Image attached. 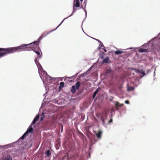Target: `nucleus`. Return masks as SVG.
Segmentation results:
<instances>
[{
  "mask_svg": "<svg viewBox=\"0 0 160 160\" xmlns=\"http://www.w3.org/2000/svg\"><path fill=\"white\" fill-rule=\"evenodd\" d=\"M93 39L95 40H96L98 42H99V43H100L101 42L100 40H99V39H96V38H92Z\"/></svg>",
  "mask_w": 160,
  "mask_h": 160,
  "instance_id": "3c124183",
  "label": "nucleus"
},
{
  "mask_svg": "<svg viewBox=\"0 0 160 160\" xmlns=\"http://www.w3.org/2000/svg\"><path fill=\"white\" fill-rule=\"evenodd\" d=\"M98 141V140L96 139H93L91 140V143L92 145H93L96 143Z\"/></svg>",
  "mask_w": 160,
  "mask_h": 160,
  "instance_id": "7c9ffc66",
  "label": "nucleus"
},
{
  "mask_svg": "<svg viewBox=\"0 0 160 160\" xmlns=\"http://www.w3.org/2000/svg\"><path fill=\"white\" fill-rule=\"evenodd\" d=\"M40 115L39 114H38L35 117L26 131L22 135V138H25L30 133H33L34 129L32 127V126L34 125L36 123V122L39 120Z\"/></svg>",
  "mask_w": 160,
  "mask_h": 160,
  "instance_id": "20e7f679",
  "label": "nucleus"
},
{
  "mask_svg": "<svg viewBox=\"0 0 160 160\" xmlns=\"http://www.w3.org/2000/svg\"><path fill=\"white\" fill-rule=\"evenodd\" d=\"M101 47H100V45H99V47H98V49H100L101 48Z\"/></svg>",
  "mask_w": 160,
  "mask_h": 160,
  "instance_id": "69168bd1",
  "label": "nucleus"
},
{
  "mask_svg": "<svg viewBox=\"0 0 160 160\" xmlns=\"http://www.w3.org/2000/svg\"><path fill=\"white\" fill-rule=\"evenodd\" d=\"M105 54L104 52H102L101 53H99V57H100L101 59L102 60L104 58V56Z\"/></svg>",
  "mask_w": 160,
  "mask_h": 160,
  "instance_id": "bb28decb",
  "label": "nucleus"
},
{
  "mask_svg": "<svg viewBox=\"0 0 160 160\" xmlns=\"http://www.w3.org/2000/svg\"><path fill=\"white\" fill-rule=\"evenodd\" d=\"M38 72L39 74L40 72L41 71V72H42L43 74L45 75H47V73L43 70L42 66H41V67H38Z\"/></svg>",
  "mask_w": 160,
  "mask_h": 160,
  "instance_id": "4468645a",
  "label": "nucleus"
},
{
  "mask_svg": "<svg viewBox=\"0 0 160 160\" xmlns=\"http://www.w3.org/2000/svg\"><path fill=\"white\" fill-rule=\"evenodd\" d=\"M64 85H65L64 82H61L60 83L59 86L58 87L59 91H60L61 90V89L64 86Z\"/></svg>",
  "mask_w": 160,
  "mask_h": 160,
  "instance_id": "aec40b11",
  "label": "nucleus"
},
{
  "mask_svg": "<svg viewBox=\"0 0 160 160\" xmlns=\"http://www.w3.org/2000/svg\"><path fill=\"white\" fill-rule=\"evenodd\" d=\"M44 154L46 155V156H45V158L49 157L51 155V151L50 150L48 149L45 152Z\"/></svg>",
  "mask_w": 160,
  "mask_h": 160,
  "instance_id": "dca6fc26",
  "label": "nucleus"
},
{
  "mask_svg": "<svg viewBox=\"0 0 160 160\" xmlns=\"http://www.w3.org/2000/svg\"><path fill=\"white\" fill-rule=\"evenodd\" d=\"M0 48V53L4 52V51L2 50V48Z\"/></svg>",
  "mask_w": 160,
  "mask_h": 160,
  "instance_id": "a18cd8bd",
  "label": "nucleus"
},
{
  "mask_svg": "<svg viewBox=\"0 0 160 160\" xmlns=\"http://www.w3.org/2000/svg\"><path fill=\"white\" fill-rule=\"evenodd\" d=\"M47 76V78H46V81L48 83H50L52 81H55L58 78H53L50 76L48 74L46 75Z\"/></svg>",
  "mask_w": 160,
  "mask_h": 160,
  "instance_id": "0eeeda50",
  "label": "nucleus"
},
{
  "mask_svg": "<svg viewBox=\"0 0 160 160\" xmlns=\"http://www.w3.org/2000/svg\"><path fill=\"white\" fill-rule=\"evenodd\" d=\"M40 41H41V40H40V39L38 38L37 41H36V42L37 43V44H39V43L40 42Z\"/></svg>",
  "mask_w": 160,
  "mask_h": 160,
  "instance_id": "a19ab883",
  "label": "nucleus"
},
{
  "mask_svg": "<svg viewBox=\"0 0 160 160\" xmlns=\"http://www.w3.org/2000/svg\"><path fill=\"white\" fill-rule=\"evenodd\" d=\"M99 45L100 46V47H103L104 48V47L103 43H102V42H101L100 43V44H99Z\"/></svg>",
  "mask_w": 160,
  "mask_h": 160,
  "instance_id": "37998d69",
  "label": "nucleus"
},
{
  "mask_svg": "<svg viewBox=\"0 0 160 160\" xmlns=\"http://www.w3.org/2000/svg\"><path fill=\"white\" fill-rule=\"evenodd\" d=\"M0 147L5 149H7L9 148V144L4 145L2 146H0Z\"/></svg>",
  "mask_w": 160,
  "mask_h": 160,
  "instance_id": "72a5a7b5",
  "label": "nucleus"
},
{
  "mask_svg": "<svg viewBox=\"0 0 160 160\" xmlns=\"http://www.w3.org/2000/svg\"><path fill=\"white\" fill-rule=\"evenodd\" d=\"M142 78V77H137V78H136V80L138 81V82H139V81L140 80V79H141ZM141 83L139 82V84H140Z\"/></svg>",
  "mask_w": 160,
  "mask_h": 160,
  "instance_id": "ea45409f",
  "label": "nucleus"
},
{
  "mask_svg": "<svg viewBox=\"0 0 160 160\" xmlns=\"http://www.w3.org/2000/svg\"><path fill=\"white\" fill-rule=\"evenodd\" d=\"M32 143H31L29 146L28 147V148H31L32 147Z\"/></svg>",
  "mask_w": 160,
  "mask_h": 160,
  "instance_id": "864d4df0",
  "label": "nucleus"
},
{
  "mask_svg": "<svg viewBox=\"0 0 160 160\" xmlns=\"http://www.w3.org/2000/svg\"><path fill=\"white\" fill-rule=\"evenodd\" d=\"M84 12H85V16H86V17H85V18H86V17H87V12L86 10L85 9H85H84Z\"/></svg>",
  "mask_w": 160,
  "mask_h": 160,
  "instance_id": "49530a36",
  "label": "nucleus"
},
{
  "mask_svg": "<svg viewBox=\"0 0 160 160\" xmlns=\"http://www.w3.org/2000/svg\"><path fill=\"white\" fill-rule=\"evenodd\" d=\"M156 70V68H155L154 69V73H153V77H154L155 76V72Z\"/></svg>",
  "mask_w": 160,
  "mask_h": 160,
  "instance_id": "680f3d73",
  "label": "nucleus"
},
{
  "mask_svg": "<svg viewBox=\"0 0 160 160\" xmlns=\"http://www.w3.org/2000/svg\"><path fill=\"white\" fill-rule=\"evenodd\" d=\"M60 128H61V132H62L63 131V125H61V126H60Z\"/></svg>",
  "mask_w": 160,
  "mask_h": 160,
  "instance_id": "c03bdc74",
  "label": "nucleus"
},
{
  "mask_svg": "<svg viewBox=\"0 0 160 160\" xmlns=\"http://www.w3.org/2000/svg\"><path fill=\"white\" fill-rule=\"evenodd\" d=\"M62 23H61L60 22V23L59 24L57 27L55 29H54L53 30H55V31L62 24Z\"/></svg>",
  "mask_w": 160,
  "mask_h": 160,
  "instance_id": "603ef678",
  "label": "nucleus"
},
{
  "mask_svg": "<svg viewBox=\"0 0 160 160\" xmlns=\"http://www.w3.org/2000/svg\"><path fill=\"white\" fill-rule=\"evenodd\" d=\"M87 74H88V71H86L85 72L80 75L78 77L79 78H80V77H83L84 76H86V75H87Z\"/></svg>",
  "mask_w": 160,
  "mask_h": 160,
  "instance_id": "c85d7f7f",
  "label": "nucleus"
},
{
  "mask_svg": "<svg viewBox=\"0 0 160 160\" xmlns=\"http://www.w3.org/2000/svg\"><path fill=\"white\" fill-rule=\"evenodd\" d=\"M103 50L104 51V52H107V50H106V49L105 48V47L103 48Z\"/></svg>",
  "mask_w": 160,
  "mask_h": 160,
  "instance_id": "5fc2aeb1",
  "label": "nucleus"
},
{
  "mask_svg": "<svg viewBox=\"0 0 160 160\" xmlns=\"http://www.w3.org/2000/svg\"><path fill=\"white\" fill-rule=\"evenodd\" d=\"M85 7H84V8L83 7V6H82V5L80 7V8H79L80 9L82 8V9H83V10H84V9H85Z\"/></svg>",
  "mask_w": 160,
  "mask_h": 160,
  "instance_id": "6e6d98bb",
  "label": "nucleus"
},
{
  "mask_svg": "<svg viewBox=\"0 0 160 160\" xmlns=\"http://www.w3.org/2000/svg\"><path fill=\"white\" fill-rule=\"evenodd\" d=\"M100 118V120L102 121V124L104 127L106 128H107V123L106 122V120L107 119V115L105 114H102L99 117V118Z\"/></svg>",
  "mask_w": 160,
  "mask_h": 160,
  "instance_id": "39448f33",
  "label": "nucleus"
},
{
  "mask_svg": "<svg viewBox=\"0 0 160 160\" xmlns=\"http://www.w3.org/2000/svg\"><path fill=\"white\" fill-rule=\"evenodd\" d=\"M64 157L65 158L66 157L67 158V159H68V156H67V155L65 156Z\"/></svg>",
  "mask_w": 160,
  "mask_h": 160,
  "instance_id": "e2e57ef3",
  "label": "nucleus"
},
{
  "mask_svg": "<svg viewBox=\"0 0 160 160\" xmlns=\"http://www.w3.org/2000/svg\"><path fill=\"white\" fill-rule=\"evenodd\" d=\"M133 48L132 47H130V48H128L127 49H131L132 48Z\"/></svg>",
  "mask_w": 160,
  "mask_h": 160,
  "instance_id": "774afa93",
  "label": "nucleus"
},
{
  "mask_svg": "<svg viewBox=\"0 0 160 160\" xmlns=\"http://www.w3.org/2000/svg\"><path fill=\"white\" fill-rule=\"evenodd\" d=\"M112 62L111 60L110 59L109 57H107L102 60V63L109 64Z\"/></svg>",
  "mask_w": 160,
  "mask_h": 160,
  "instance_id": "9b49d317",
  "label": "nucleus"
},
{
  "mask_svg": "<svg viewBox=\"0 0 160 160\" xmlns=\"http://www.w3.org/2000/svg\"><path fill=\"white\" fill-rule=\"evenodd\" d=\"M102 131L101 130H99L98 132H97L96 131H94V134H95L97 137L98 139H100L102 137Z\"/></svg>",
  "mask_w": 160,
  "mask_h": 160,
  "instance_id": "9d476101",
  "label": "nucleus"
},
{
  "mask_svg": "<svg viewBox=\"0 0 160 160\" xmlns=\"http://www.w3.org/2000/svg\"><path fill=\"white\" fill-rule=\"evenodd\" d=\"M125 103L126 104H129V102L128 100H126L125 101Z\"/></svg>",
  "mask_w": 160,
  "mask_h": 160,
  "instance_id": "de8ad7c7",
  "label": "nucleus"
},
{
  "mask_svg": "<svg viewBox=\"0 0 160 160\" xmlns=\"http://www.w3.org/2000/svg\"><path fill=\"white\" fill-rule=\"evenodd\" d=\"M45 118L44 113L43 112H42V116L40 118V120L41 121H42L44 118Z\"/></svg>",
  "mask_w": 160,
  "mask_h": 160,
  "instance_id": "2f4dec72",
  "label": "nucleus"
},
{
  "mask_svg": "<svg viewBox=\"0 0 160 160\" xmlns=\"http://www.w3.org/2000/svg\"><path fill=\"white\" fill-rule=\"evenodd\" d=\"M92 68L90 67L88 69L87 71H88V72L92 70Z\"/></svg>",
  "mask_w": 160,
  "mask_h": 160,
  "instance_id": "052dcab7",
  "label": "nucleus"
},
{
  "mask_svg": "<svg viewBox=\"0 0 160 160\" xmlns=\"http://www.w3.org/2000/svg\"><path fill=\"white\" fill-rule=\"evenodd\" d=\"M113 120L112 118H111L108 121V125L110 124L112 122Z\"/></svg>",
  "mask_w": 160,
  "mask_h": 160,
  "instance_id": "e433bc0d",
  "label": "nucleus"
},
{
  "mask_svg": "<svg viewBox=\"0 0 160 160\" xmlns=\"http://www.w3.org/2000/svg\"><path fill=\"white\" fill-rule=\"evenodd\" d=\"M113 98V97L112 96H111L109 99L110 101H112Z\"/></svg>",
  "mask_w": 160,
  "mask_h": 160,
  "instance_id": "8fccbe9b",
  "label": "nucleus"
},
{
  "mask_svg": "<svg viewBox=\"0 0 160 160\" xmlns=\"http://www.w3.org/2000/svg\"><path fill=\"white\" fill-rule=\"evenodd\" d=\"M43 38H44L43 36L41 35L40 36V37L39 38L40 39V40H41Z\"/></svg>",
  "mask_w": 160,
  "mask_h": 160,
  "instance_id": "13d9d810",
  "label": "nucleus"
},
{
  "mask_svg": "<svg viewBox=\"0 0 160 160\" xmlns=\"http://www.w3.org/2000/svg\"><path fill=\"white\" fill-rule=\"evenodd\" d=\"M123 105V104H120V105L119 106V107H122V106Z\"/></svg>",
  "mask_w": 160,
  "mask_h": 160,
  "instance_id": "0e129e2a",
  "label": "nucleus"
},
{
  "mask_svg": "<svg viewBox=\"0 0 160 160\" xmlns=\"http://www.w3.org/2000/svg\"><path fill=\"white\" fill-rule=\"evenodd\" d=\"M82 92H83V90H79V91H78V92H77V95H79L81 94L82 93Z\"/></svg>",
  "mask_w": 160,
  "mask_h": 160,
  "instance_id": "58836bf2",
  "label": "nucleus"
},
{
  "mask_svg": "<svg viewBox=\"0 0 160 160\" xmlns=\"http://www.w3.org/2000/svg\"><path fill=\"white\" fill-rule=\"evenodd\" d=\"M80 72V71L78 73H76L75 75H73V76H72V77H68V78L71 79L72 78H75L77 77L78 73H79Z\"/></svg>",
  "mask_w": 160,
  "mask_h": 160,
  "instance_id": "c756f323",
  "label": "nucleus"
},
{
  "mask_svg": "<svg viewBox=\"0 0 160 160\" xmlns=\"http://www.w3.org/2000/svg\"><path fill=\"white\" fill-rule=\"evenodd\" d=\"M134 88L132 86H129L128 84L127 85V90L128 92L133 91L134 90Z\"/></svg>",
  "mask_w": 160,
  "mask_h": 160,
  "instance_id": "412c9836",
  "label": "nucleus"
},
{
  "mask_svg": "<svg viewBox=\"0 0 160 160\" xmlns=\"http://www.w3.org/2000/svg\"><path fill=\"white\" fill-rule=\"evenodd\" d=\"M80 3L78 0H74L73 6L78 8L80 7Z\"/></svg>",
  "mask_w": 160,
  "mask_h": 160,
  "instance_id": "ddd939ff",
  "label": "nucleus"
},
{
  "mask_svg": "<svg viewBox=\"0 0 160 160\" xmlns=\"http://www.w3.org/2000/svg\"><path fill=\"white\" fill-rule=\"evenodd\" d=\"M131 69L132 71H134L136 73H140L142 74V77L146 75L144 71L142 70H139L136 68H132Z\"/></svg>",
  "mask_w": 160,
  "mask_h": 160,
  "instance_id": "6e6552de",
  "label": "nucleus"
},
{
  "mask_svg": "<svg viewBox=\"0 0 160 160\" xmlns=\"http://www.w3.org/2000/svg\"><path fill=\"white\" fill-rule=\"evenodd\" d=\"M87 3V2H86V1L85 2V1H84V2H83V4L84 5L85 8H86Z\"/></svg>",
  "mask_w": 160,
  "mask_h": 160,
  "instance_id": "09e8293b",
  "label": "nucleus"
},
{
  "mask_svg": "<svg viewBox=\"0 0 160 160\" xmlns=\"http://www.w3.org/2000/svg\"><path fill=\"white\" fill-rule=\"evenodd\" d=\"M2 160H12V157L9 155H7Z\"/></svg>",
  "mask_w": 160,
  "mask_h": 160,
  "instance_id": "b1692460",
  "label": "nucleus"
},
{
  "mask_svg": "<svg viewBox=\"0 0 160 160\" xmlns=\"http://www.w3.org/2000/svg\"><path fill=\"white\" fill-rule=\"evenodd\" d=\"M79 135L82 139V141H83V143H84L85 140L86 139L85 137V136L81 132H79Z\"/></svg>",
  "mask_w": 160,
  "mask_h": 160,
  "instance_id": "5701e85b",
  "label": "nucleus"
},
{
  "mask_svg": "<svg viewBox=\"0 0 160 160\" xmlns=\"http://www.w3.org/2000/svg\"><path fill=\"white\" fill-rule=\"evenodd\" d=\"M124 52L123 51H120L119 50H117L114 52V53L115 55H120Z\"/></svg>",
  "mask_w": 160,
  "mask_h": 160,
  "instance_id": "a878e982",
  "label": "nucleus"
},
{
  "mask_svg": "<svg viewBox=\"0 0 160 160\" xmlns=\"http://www.w3.org/2000/svg\"><path fill=\"white\" fill-rule=\"evenodd\" d=\"M122 86H120L114 89V92L116 95H122L124 93L125 91L122 89Z\"/></svg>",
  "mask_w": 160,
  "mask_h": 160,
  "instance_id": "423d86ee",
  "label": "nucleus"
},
{
  "mask_svg": "<svg viewBox=\"0 0 160 160\" xmlns=\"http://www.w3.org/2000/svg\"><path fill=\"white\" fill-rule=\"evenodd\" d=\"M6 56L4 52L0 53V58Z\"/></svg>",
  "mask_w": 160,
  "mask_h": 160,
  "instance_id": "4c0bfd02",
  "label": "nucleus"
},
{
  "mask_svg": "<svg viewBox=\"0 0 160 160\" xmlns=\"http://www.w3.org/2000/svg\"><path fill=\"white\" fill-rule=\"evenodd\" d=\"M147 73H149L151 72V70H149V69H147Z\"/></svg>",
  "mask_w": 160,
  "mask_h": 160,
  "instance_id": "bf43d9fd",
  "label": "nucleus"
},
{
  "mask_svg": "<svg viewBox=\"0 0 160 160\" xmlns=\"http://www.w3.org/2000/svg\"><path fill=\"white\" fill-rule=\"evenodd\" d=\"M113 103L114 104L116 107H119L120 103L118 102L117 101H113Z\"/></svg>",
  "mask_w": 160,
  "mask_h": 160,
  "instance_id": "473e14b6",
  "label": "nucleus"
},
{
  "mask_svg": "<svg viewBox=\"0 0 160 160\" xmlns=\"http://www.w3.org/2000/svg\"><path fill=\"white\" fill-rule=\"evenodd\" d=\"M70 89L71 92L72 94L75 93L76 92V90H78L76 87L74 86V85H72Z\"/></svg>",
  "mask_w": 160,
  "mask_h": 160,
  "instance_id": "6ab92c4d",
  "label": "nucleus"
},
{
  "mask_svg": "<svg viewBox=\"0 0 160 160\" xmlns=\"http://www.w3.org/2000/svg\"><path fill=\"white\" fill-rule=\"evenodd\" d=\"M35 64L36 65L37 67H41V65L40 63L39 62H37V63H35Z\"/></svg>",
  "mask_w": 160,
  "mask_h": 160,
  "instance_id": "79ce46f5",
  "label": "nucleus"
},
{
  "mask_svg": "<svg viewBox=\"0 0 160 160\" xmlns=\"http://www.w3.org/2000/svg\"><path fill=\"white\" fill-rule=\"evenodd\" d=\"M94 67V65H92V66L90 67H91V68H92H92H93Z\"/></svg>",
  "mask_w": 160,
  "mask_h": 160,
  "instance_id": "338daca9",
  "label": "nucleus"
},
{
  "mask_svg": "<svg viewBox=\"0 0 160 160\" xmlns=\"http://www.w3.org/2000/svg\"><path fill=\"white\" fill-rule=\"evenodd\" d=\"M74 85L78 89L81 86V84L79 82H77Z\"/></svg>",
  "mask_w": 160,
  "mask_h": 160,
  "instance_id": "393cba45",
  "label": "nucleus"
},
{
  "mask_svg": "<svg viewBox=\"0 0 160 160\" xmlns=\"http://www.w3.org/2000/svg\"><path fill=\"white\" fill-rule=\"evenodd\" d=\"M157 39L156 37H155L151 39L148 41L147 43H145L142 45L141 47L142 48H147L149 46L151 43V48L154 52L155 53L156 52H159L160 48L158 43L155 40Z\"/></svg>",
  "mask_w": 160,
  "mask_h": 160,
  "instance_id": "f03ea898",
  "label": "nucleus"
},
{
  "mask_svg": "<svg viewBox=\"0 0 160 160\" xmlns=\"http://www.w3.org/2000/svg\"><path fill=\"white\" fill-rule=\"evenodd\" d=\"M39 44H37V46H36V48L38 51H39L40 52H41V51L40 49V48L39 46Z\"/></svg>",
  "mask_w": 160,
  "mask_h": 160,
  "instance_id": "c9c22d12",
  "label": "nucleus"
},
{
  "mask_svg": "<svg viewBox=\"0 0 160 160\" xmlns=\"http://www.w3.org/2000/svg\"><path fill=\"white\" fill-rule=\"evenodd\" d=\"M40 115L39 114H38L35 117L26 131L22 135V138H25L30 133H33L34 129L32 127V126L34 125L36 123V122L39 120Z\"/></svg>",
  "mask_w": 160,
  "mask_h": 160,
  "instance_id": "7ed1b4c3",
  "label": "nucleus"
},
{
  "mask_svg": "<svg viewBox=\"0 0 160 160\" xmlns=\"http://www.w3.org/2000/svg\"><path fill=\"white\" fill-rule=\"evenodd\" d=\"M91 146L88 150V152H85L86 155L87 156V159L90 158L91 157L90 152H92V150L91 148Z\"/></svg>",
  "mask_w": 160,
  "mask_h": 160,
  "instance_id": "a211bd4d",
  "label": "nucleus"
},
{
  "mask_svg": "<svg viewBox=\"0 0 160 160\" xmlns=\"http://www.w3.org/2000/svg\"><path fill=\"white\" fill-rule=\"evenodd\" d=\"M99 88H98L92 94V99H94L95 98L96 95L100 90Z\"/></svg>",
  "mask_w": 160,
  "mask_h": 160,
  "instance_id": "f3484780",
  "label": "nucleus"
},
{
  "mask_svg": "<svg viewBox=\"0 0 160 160\" xmlns=\"http://www.w3.org/2000/svg\"><path fill=\"white\" fill-rule=\"evenodd\" d=\"M75 7L73 6V11L72 12V14L69 16H68V17H70L73 15V13H74L76 11V10L78 9H76L75 8Z\"/></svg>",
  "mask_w": 160,
  "mask_h": 160,
  "instance_id": "cd10ccee",
  "label": "nucleus"
},
{
  "mask_svg": "<svg viewBox=\"0 0 160 160\" xmlns=\"http://www.w3.org/2000/svg\"><path fill=\"white\" fill-rule=\"evenodd\" d=\"M37 43L36 41H34L29 44H23L19 46L7 48H2V49L4 51V52L6 56L8 54L16 52H19L23 51H30L29 49H25V48H31L29 46L30 45H31L33 47L35 45L36 46Z\"/></svg>",
  "mask_w": 160,
  "mask_h": 160,
  "instance_id": "f257e3e1",
  "label": "nucleus"
},
{
  "mask_svg": "<svg viewBox=\"0 0 160 160\" xmlns=\"http://www.w3.org/2000/svg\"><path fill=\"white\" fill-rule=\"evenodd\" d=\"M40 58L39 57V56L35 58L34 60V62H35V63H37V62H39L38 60H39V58Z\"/></svg>",
  "mask_w": 160,
  "mask_h": 160,
  "instance_id": "f704fd0d",
  "label": "nucleus"
},
{
  "mask_svg": "<svg viewBox=\"0 0 160 160\" xmlns=\"http://www.w3.org/2000/svg\"><path fill=\"white\" fill-rule=\"evenodd\" d=\"M55 30H52L50 31H48L46 32H43L42 34V35L43 36V37H46L47 35L49 34L51 32H53Z\"/></svg>",
  "mask_w": 160,
  "mask_h": 160,
  "instance_id": "2eb2a0df",
  "label": "nucleus"
},
{
  "mask_svg": "<svg viewBox=\"0 0 160 160\" xmlns=\"http://www.w3.org/2000/svg\"><path fill=\"white\" fill-rule=\"evenodd\" d=\"M32 50L34 52H35L37 55L40 58H41L42 56L41 55L39 51H37L36 49H32L30 51Z\"/></svg>",
  "mask_w": 160,
  "mask_h": 160,
  "instance_id": "4be33fe9",
  "label": "nucleus"
},
{
  "mask_svg": "<svg viewBox=\"0 0 160 160\" xmlns=\"http://www.w3.org/2000/svg\"><path fill=\"white\" fill-rule=\"evenodd\" d=\"M22 136L16 141L13 142L12 143L9 144V148L13 147L15 146V144H18L20 140H23L24 138H22Z\"/></svg>",
  "mask_w": 160,
  "mask_h": 160,
  "instance_id": "1a4fd4ad",
  "label": "nucleus"
},
{
  "mask_svg": "<svg viewBox=\"0 0 160 160\" xmlns=\"http://www.w3.org/2000/svg\"><path fill=\"white\" fill-rule=\"evenodd\" d=\"M143 48H139L138 50V52H147L149 51L148 49Z\"/></svg>",
  "mask_w": 160,
  "mask_h": 160,
  "instance_id": "f8f14e48",
  "label": "nucleus"
},
{
  "mask_svg": "<svg viewBox=\"0 0 160 160\" xmlns=\"http://www.w3.org/2000/svg\"><path fill=\"white\" fill-rule=\"evenodd\" d=\"M69 17H68H68H67V18H64V19L62 20V22H63L64 21L65 19H67Z\"/></svg>",
  "mask_w": 160,
  "mask_h": 160,
  "instance_id": "4d7b16f0",
  "label": "nucleus"
}]
</instances>
